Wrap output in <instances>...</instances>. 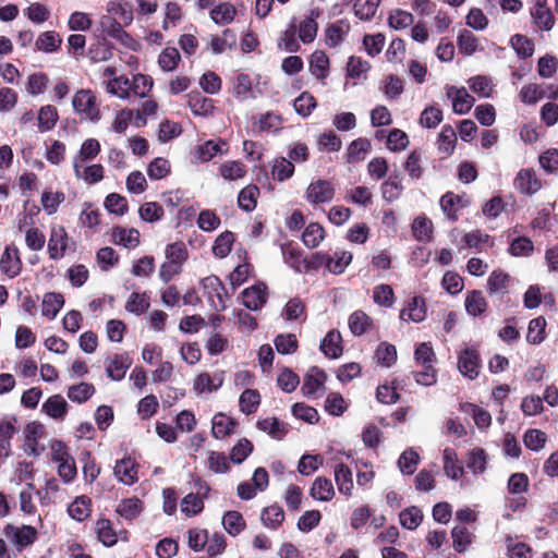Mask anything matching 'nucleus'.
<instances>
[{"mask_svg": "<svg viewBox=\"0 0 558 558\" xmlns=\"http://www.w3.org/2000/svg\"><path fill=\"white\" fill-rule=\"evenodd\" d=\"M2 533L9 545H11L13 550L19 554L31 548L37 542L39 536L38 530L28 524L16 525L13 523H7L3 526Z\"/></svg>", "mask_w": 558, "mask_h": 558, "instance_id": "f257e3e1", "label": "nucleus"}, {"mask_svg": "<svg viewBox=\"0 0 558 558\" xmlns=\"http://www.w3.org/2000/svg\"><path fill=\"white\" fill-rule=\"evenodd\" d=\"M72 106L81 118L92 122H98L100 120V110L97 105V99L90 89L77 90L72 98Z\"/></svg>", "mask_w": 558, "mask_h": 558, "instance_id": "f03ea898", "label": "nucleus"}, {"mask_svg": "<svg viewBox=\"0 0 558 558\" xmlns=\"http://www.w3.org/2000/svg\"><path fill=\"white\" fill-rule=\"evenodd\" d=\"M336 194L333 184L328 180L318 179L310 183L305 197L312 205L330 203Z\"/></svg>", "mask_w": 558, "mask_h": 558, "instance_id": "7ed1b4c3", "label": "nucleus"}, {"mask_svg": "<svg viewBox=\"0 0 558 558\" xmlns=\"http://www.w3.org/2000/svg\"><path fill=\"white\" fill-rule=\"evenodd\" d=\"M202 287L216 311H225L227 307L226 289L217 276H208L202 280Z\"/></svg>", "mask_w": 558, "mask_h": 558, "instance_id": "20e7f679", "label": "nucleus"}, {"mask_svg": "<svg viewBox=\"0 0 558 558\" xmlns=\"http://www.w3.org/2000/svg\"><path fill=\"white\" fill-rule=\"evenodd\" d=\"M482 361L475 348H465L458 355V368L461 374L470 379H475L481 371Z\"/></svg>", "mask_w": 558, "mask_h": 558, "instance_id": "39448f33", "label": "nucleus"}, {"mask_svg": "<svg viewBox=\"0 0 558 558\" xmlns=\"http://www.w3.org/2000/svg\"><path fill=\"white\" fill-rule=\"evenodd\" d=\"M314 258L318 265L324 264L330 272L339 275L352 262V254L347 251L335 252L333 255L316 253Z\"/></svg>", "mask_w": 558, "mask_h": 558, "instance_id": "423d86ee", "label": "nucleus"}, {"mask_svg": "<svg viewBox=\"0 0 558 558\" xmlns=\"http://www.w3.org/2000/svg\"><path fill=\"white\" fill-rule=\"evenodd\" d=\"M22 260L19 248L15 245H8L0 258V270L9 278L17 277L22 271Z\"/></svg>", "mask_w": 558, "mask_h": 558, "instance_id": "0eeeda50", "label": "nucleus"}, {"mask_svg": "<svg viewBox=\"0 0 558 558\" xmlns=\"http://www.w3.org/2000/svg\"><path fill=\"white\" fill-rule=\"evenodd\" d=\"M132 364L128 353H116L105 360L106 374L112 380H121Z\"/></svg>", "mask_w": 558, "mask_h": 558, "instance_id": "6e6552de", "label": "nucleus"}, {"mask_svg": "<svg viewBox=\"0 0 558 558\" xmlns=\"http://www.w3.org/2000/svg\"><path fill=\"white\" fill-rule=\"evenodd\" d=\"M225 381V372L217 371L214 374L201 373L193 383V388L197 393H210L217 391Z\"/></svg>", "mask_w": 558, "mask_h": 558, "instance_id": "1a4fd4ad", "label": "nucleus"}, {"mask_svg": "<svg viewBox=\"0 0 558 558\" xmlns=\"http://www.w3.org/2000/svg\"><path fill=\"white\" fill-rule=\"evenodd\" d=\"M70 239L63 227L52 228L48 241V253L51 259H60L69 248Z\"/></svg>", "mask_w": 558, "mask_h": 558, "instance_id": "9d476101", "label": "nucleus"}, {"mask_svg": "<svg viewBox=\"0 0 558 558\" xmlns=\"http://www.w3.org/2000/svg\"><path fill=\"white\" fill-rule=\"evenodd\" d=\"M74 175L88 185L100 182L105 177V169L100 163L84 166V162H73Z\"/></svg>", "mask_w": 558, "mask_h": 558, "instance_id": "9b49d317", "label": "nucleus"}, {"mask_svg": "<svg viewBox=\"0 0 558 558\" xmlns=\"http://www.w3.org/2000/svg\"><path fill=\"white\" fill-rule=\"evenodd\" d=\"M447 97L452 100L453 111L458 114L468 113L474 105V97L471 96L464 87H449L447 89Z\"/></svg>", "mask_w": 558, "mask_h": 558, "instance_id": "f8f14e48", "label": "nucleus"}, {"mask_svg": "<svg viewBox=\"0 0 558 558\" xmlns=\"http://www.w3.org/2000/svg\"><path fill=\"white\" fill-rule=\"evenodd\" d=\"M241 296L242 303L246 308L257 311L267 301V288L265 284H256L245 289Z\"/></svg>", "mask_w": 558, "mask_h": 558, "instance_id": "ddd939ff", "label": "nucleus"}, {"mask_svg": "<svg viewBox=\"0 0 558 558\" xmlns=\"http://www.w3.org/2000/svg\"><path fill=\"white\" fill-rule=\"evenodd\" d=\"M514 186L523 194H533L541 189V182L533 169H522L514 179Z\"/></svg>", "mask_w": 558, "mask_h": 558, "instance_id": "4468645a", "label": "nucleus"}, {"mask_svg": "<svg viewBox=\"0 0 558 558\" xmlns=\"http://www.w3.org/2000/svg\"><path fill=\"white\" fill-rule=\"evenodd\" d=\"M256 426L259 430L277 440H281L289 432V425L277 417L260 418L257 421Z\"/></svg>", "mask_w": 558, "mask_h": 558, "instance_id": "2eb2a0df", "label": "nucleus"}, {"mask_svg": "<svg viewBox=\"0 0 558 558\" xmlns=\"http://www.w3.org/2000/svg\"><path fill=\"white\" fill-rule=\"evenodd\" d=\"M227 153V143L222 140L207 141L199 145L195 150V158L202 162L211 160L217 155Z\"/></svg>", "mask_w": 558, "mask_h": 558, "instance_id": "dca6fc26", "label": "nucleus"}, {"mask_svg": "<svg viewBox=\"0 0 558 558\" xmlns=\"http://www.w3.org/2000/svg\"><path fill=\"white\" fill-rule=\"evenodd\" d=\"M326 374L324 371H322L318 367H312L306 373L303 385H302V392L304 396L310 397L313 396L315 392H317L319 389L324 387V384L326 381Z\"/></svg>", "mask_w": 558, "mask_h": 558, "instance_id": "f3484780", "label": "nucleus"}, {"mask_svg": "<svg viewBox=\"0 0 558 558\" xmlns=\"http://www.w3.org/2000/svg\"><path fill=\"white\" fill-rule=\"evenodd\" d=\"M318 15L319 12L317 10H311L310 15L305 16L296 26L299 38L302 43L310 44L316 38L318 25L315 20Z\"/></svg>", "mask_w": 558, "mask_h": 558, "instance_id": "a211bd4d", "label": "nucleus"}, {"mask_svg": "<svg viewBox=\"0 0 558 558\" xmlns=\"http://www.w3.org/2000/svg\"><path fill=\"white\" fill-rule=\"evenodd\" d=\"M335 494L331 480L324 476L316 477L310 489L311 497L318 501H330Z\"/></svg>", "mask_w": 558, "mask_h": 558, "instance_id": "6ab92c4d", "label": "nucleus"}, {"mask_svg": "<svg viewBox=\"0 0 558 558\" xmlns=\"http://www.w3.org/2000/svg\"><path fill=\"white\" fill-rule=\"evenodd\" d=\"M113 473L118 481L125 485H132L137 481L135 462L131 458H124L120 461H117Z\"/></svg>", "mask_w": 558, "mask_h": 558, "instance_id": "aec40b11", "label": "nucleus"}, {"mask_svg": "<svg viewBox=\"0 0 558 558\" xmlns=\"http://www.w3.org/2000/svg\"><path fill=\"white\" fill-rule=\"evenodd\" d=\"M535 25L543 29H550L555 24V17L546 7V0H535V5L531 11Z\"/></svg>", "mask_w": 558, "mask_h": 558, "instance_id": "412c9836", "label": "nucleus"}, {"mask_svg": "<svg viewBox=\"0 0 558 558\" xmlns=\"http://www.w3.org/2000/svg\"><path fill=\"white\" fill-rule=\"evenodd\" d=\"M333 473L339 493L351 496L354 485L350 468L344 463H338L333 469Z\"/></svg>", "mask_w": 558, "mask_h": 558, "instance_id": "4be33fe9", "label": "nucleus"}, {"mask_svg": "<svg viewBox=\"0 0 558 558\" xmlns=\"http://www.w3.org/2000/svg\"><path fill=\"white\" fill-rule=\"evenodd\" d=\"M64 305V298L61 293L47 292L41 302V315L48 319H54Z\"/></svg>", "mask_w": 558, "mask_h": 558, "instance_id": "5701e85b", "label": "nucleus"}, {"mask_svg": "<svg viewBox=\"0 0 558 558\" xmlns=\"http://www.w3.org/2000/svg\"><path fill=\"white\" fill-rule=\"evenodd\" d=\"M426 307L425 302L420 296H414L408 303V306L400 313V318L404 322L412 320L414 323H421L425 319Z\"/></svg>", "mask_w": 558, "mask_h": 558, "instance_id": "b1692460", "label": "nucleus"}, {"mask_svg": "<svg viewBox=\"0 0 558 558\" xmlns=\"http://www.w3.org/2000/svg\"><path fill=\"white\" fill-rule=\"evenodd\" d=\"M342 337L337 330L329 331L320 342V350L329 359H338L343 351Z\"/></svg>", "mask_w": 558, "mask_h": 558, "instance_id": "393cba45", "label": "nucleus"}, {"mask_svg": "<svg viewBox=\"0 0 558 558\" xmlns=\"http://www.w3.org/2000/svg\"><path fill=\"white\" fill-rule=\"evenodd\" d=\"M350 32V24L343 20H339L332 24H330L326 28V45L330 48H335L339 46L344 37Z\"/></svg>", "mask_w": 558, "mask_h": 558, "instance_id": "a878e982", "label": "nucleus"}, {"mask_svg": "<svg viewBox=\"0 0 558 558\" xmlns=\"http://www.w3.org/2000/svg\"><path fill=\"white\" fill-rule=\"evenodd\" d=\"M69 515L78 522L86 520L92 513V500L82 495L76 497L68 507Z\"/></svg>", "mask_w": 558, "mask_h": 558, "instance_id": "bb28decb", "label": "nucleus"}, {"mask_svg": "<svg viewBox=\"0 0 558 558\" xmlns=\"http://www.w3.org/2000/svg\"><path fill=\"white\" fill-rule=\"evenodd\" d=\"M310 72L318 80H326L329 75V58L322 50H316L310 58Z\"/></svg>", "mask_w": 558, "mask_h": 558, "instance_id": "cd10ccee", "label": "nucleus"}, {"mask_svg": "<svg viewBox=\"0 0 558 558\" xmlns=\"http://www.w3.org/2000/svg\"><path fill=\"white\" fill-rule=\"evenodd\" d=\"M189 107L195 116L208 117L215 109L214 100L199 93L189 94Z\"/></svg>", "mask_w": 558, "mask_h": 558, "instance_id": "c85d7f7f", "label": "nucleus"}, {"mask_svg": "<svg viewBox=\"0 0 558 558\" xmlns=\"http://www.w3.org/2000/svg\"><path fill=\"white\" fill-rule=\"evenodd\" d=\"M464 305L466 313L474 317L481 316L487 310V302L480 290L469 291L465 295Z\"/></svg>", "mask_w": 558, "mask_h": 558, "instance_id": "c756f323", "label": "nucleus"}, {"mask_svg": "<svg viewBox=\"0 0 558 558\" xmlns=\"http://www.w3.org/2000/svg\"><path fill=\"white\" fill-rule=\"evenodd\" d=\"M43 411L52 418L63 420L68 412V402L61 395H53L44 402Z\"/></svg>", "mask_w": 558, "mask_h": 558, "instance_id": "7c9ffc66", "label": "nucleus"}, {"mask_svg": "<svg viewBox=\"0 0 558 558\" xmlns=\"http://www.w3.org/2000/svg\"><path fill=\"white\" fill-rule=\"evenodd\" d=\"M236 426V422L223 413H218L213 418L211 434L217 439H222L231 435Z\"/></svg>", "mask_w": 558, "mask_h": 558, "instance_id": "2f4dec72", "label": "nucleus"}, {"mask_svg": "<svg viewBox=\"0 0 558 558\" xmlns=\"http://www.w3.org/2000/svg\"><path fill=\"white\" fill-rule=\"evenodd\" d=\"M282 254L284 262L295 271L303 272L308 270L310 265L299 248L292 245H286L282 247Z\"/></svg>", "mask_w": 558, "mask_h": 558, "instance_id": "473e14b6", "label": "nucleus"}, {"mask_svg": "<svg viewBox=\"0 0 558 558\" xmlns=\"http://www.w3.org/2000/svg\"><path fill=\"white\" fill-rule=\"evenodd\" d=\"M112 239L116 244L123 245L126 248H134L140 244L138 230L117 227L112 231Z\"/></svg>", "mask_w": 558, "mask_h": 558, "instance_id": "72a5a7b5", "label": "nucleus"}, {"mask_svg": "<svg viewBox=\"0 0 558 558\" xmlns=\"http://www.w3.org/2000/svg\"><path fill=\"white\" fill-rule=\"evenodd\" d=\"M282 122V117L275 112H266L253 118V125L260 132H277L280 130Z\"/></svg>", "mask_w": 558, "mask_h": 558, "instance_id": "f704fd0d", "label": "nucleus"}, {"mask_svg": "<svg viewBox=\"0 0 558 558\" xmlns=\"http://www.w3.org/2000/svg\"><path fill=\"white\" fill-rule=\"evenodd\" d=\"M62 44V38L54 31L41 33L35 41L36 49L46 53L57 51Z\"/></svg>", "mask_w": 558, "mask_h": 558, "instance_id": "c9c22d12", "label": "nucleus"}, {"mask_svg": "<svg viewBox=\"0 0 558 558\" xmlns=\"http://www.w3.org/2000/svg\"><path fill=\"white\" fill-rule=\"evenodd\" d=\"M442 457L445 474L452 480L460 478L464 471L459 464L457 452L451 448H446L442 452Z\"/></svg>", "mask_w": 558, "mask_h": 558, "instance_id": "e433bc0d", "label": "nucleus"}, {"mask_svg": "<svg viewBox=\"0 0 558 558\" xmlns=\"http://www.w3.org/2000/svg\"><path fill=\"white\" fill-rule=\"evenodd\" d=\"M154 85L153 78L148 75L137 73L130 80V97L133 95L138 98L148 96Z\"/></svg>", "mask_w": 558, "mask_h": 558, "instance_id": "4c0bfd02", "label": "nucleus"}, {"mask_svg": "<svg viewBox=\"0 0 558 558\" xmlns=\"http://www.w3.org/2000/svg\"><path fill=\"white\" fill-rule=\"evenodd\" d=\"M373 326V319L363 311L357 310L349 317V328L354 336L364 335Z\"/></svg>", "mask_w": 558, "mask_h": 558, "instance_id": "58836bf2", "label": "nucleus"}, {"mask_svg": "<svg viewBox=\"0 0 558 558\" xmlns=\"http://www.w3.org/2000/svg\"><path fill=\"white\" fill-rule=\"evenodd\" d=\"M106 90L120 99L130 98V80L125 75L113 77L106 82Z\"/></svg>", "mask_w": 558, "mask_h": 558, "instance_id": "ea45409f", "label": "nucleus"}, {"mask_svg": "<svg viewBox=\"0 0 558 558\" xmlns=\"http://www.w3.org/2000/svg\"><path fill=\"white\" fill-rule=\"evenodd\" d=\"M259 404L260 395L255 389H245L239 398L240 410L246 415L255 413Z\"/></svg>", "mask_w": 558, "mask_h": 558, "instance_id": "a19ab883", "label": "nucleus"}, {"mask_svg": "<svg viewBox=\"0 0 558 558\" xmlns=\"http://www.w3.org/2000/svg\"><path fill=\"white\" fill-rule=\"evenodd\" d=\"M166 262L182 267L189 257V252L183 242L168 244L165 251Z\"/></svg>", "mask_w": 558, "mask_h": 558, "instance_id": "79ce46f5", "label": "nucleus"}, {"mask_svg": "<svg viewBox=\"0 0 558 558\" xmlns=\"http://www.w3.org/2000/svg\"><path fill=\"white\" fill-rule=\"evenodd\" d=\"M260 520L266 527L276 530L284 520L283 509L277 505L266 507L262 511Z\"/></svg>", "mask_w": 558, "mask_h": 558, "instance_id": "37998d69", "label": "nucleus"}, {"mask_svg": "<svg viewBox=\"0 0 558 558\" xmlns=\"http://www.w3.org/2000/svg\"><path fill=\"white\" fill-rule=\"evenodd\" d=\"M510 277L502 270H494L487 279V289L490 294H504L507 292Z\"/></svg>", "mask_w": 558, "mask_h": 558, "instance_id": "c03bdc74", "label": "nucleus"}, {"mask_svg": "<svg viewBox=\"0 0 558 558\" xmlns=\"http://www.w3.org/2000/svg\"><path fill=\"white\" fill-rule=\"evenodd\" d=\"M100 149V143L96 138H87L82 143L78 153L73 158V162L92 160L98 156Z\"/></svg>", "mask_w": 558, "mask_h": 558, "instance_id": "a18cd8bd", "label": "nucleus"}, {"mask_svg": "<svg viewBox=\"0 0 558 558\" xmlns=\"http://www.w3.org/2000/svg\"><path fill=\"white\" fill-rule=\"evenodd\" d=\"M225 530L232 536L239 535L245 529V521L239 511H227L222 517Z\"/></svg>", "mask_w": 558, "mask_h": 558, "instance_id": "49530a36", "label": "nucleus"}, {"mask_svg": "<svg viewBox=\"0 0 558 558\" xmlns=\"http://www.w3.org/2000/svg\"><path fill=\"white\" fill-rule=\"evenodd\" d=\"M452 546L456 551L463 553L473 541V534L464 525H458L452 529Z\"/></svg>", "mask_w": 558, "mask_h": 558, "instance_id": "de8ad7c7", "label": "nucleus"}, {"mask_svg": "<svg viewBox=\"0 0 558 558\" xmlns=\"http://www.w3.org/2000/svg\"><path fill=\"white\" fill-rule=\"evenodd\" d=\"M324 238H325V230L317 222L310 223L305 228V230L302 234L303 243L305 244V246H307L310 248L317 247L320 244V242L324 240Z\"/></svg>", "mask_w": 558, "mask_h": 558, "instance_id": "09e8293b", "label": "nucleus"}, {"mask_svg": "<svg viewBox=\"0 0 558 558\" xmlns=\"http://www.w3.org/2000/svg\"><path fill=\"white\" fill-rule=\"evenodd\" d=\"M404 170L413 180H418L423 177V156L421 150H413L409 154L405 162Z\"/></svg>", "mask_w": 558, "mask_h": 558, "instance_id": "8fccbe9b", "label": "nucleus"}, {"mask_svg": "<svg viewBox=\"0 0 558 558\" xmlns=\"http://www.w3.org/2000/svg\"><path fill=\"white\" fill-rule=\"evenodd\" d=\"M142 511L143 502L136 497L124 499L117 507V512L126 520L135 519Z\"/></svg>", "mask_w": 558, "mask_h": 558, "instance_id": "3c124183", "label": "nucleus"}, {"mask_svg": "<svg viewBox=\"0 0 558 558\" xmlns=\"http://www.w3.org/2000/svg\"><path fill=\"white\" fill-rule=\"evenodd\" d=\"M95 391L96 389L93 384L83 381L69 387L68 398L73 402L83 403L86 402Z\"/></svg>", "mask_w": 558, "mask_h": 558, "instance_id": "603ef678", "label": "nucleus"}, {"mask_svg": "<svg viewBox=\"0 0 558 558\" xmlns=\"http://www.w3.org/2000/svg\"><path fill=\"white\" fill-rule=\"evenodd\" d=\"M258 195L259 190L256 185L251 184L242 189L238 197V204L240 208L248 213L254 210L257 204Z\"/></svg>", "mask_w": 558, "mask_h": 558, "instance_id": "864d4df0", "label": "nucleus"}, {"mask_svg": "<svg viewBox=\"0 0 558 558\" xmlns=\"http://www.w3.org/2000/svg\"><path fill=\"white\" fill-rule=\"evenodd\" d=\"M510 45L519 58L525 59L534 53V43L524 35L515 34L510 39Z\"/></svg>", "mask_w": 558, "mask_h": 558, "instance_id": "5fc2aeb1", "label": "nucleus"}, {"mask_svg": "<svg viewBox=\"0 0 558 558\" xmlns=\"http://www.w3.org/2000/svg\"><path fill=\"white\" fill-rule=\"evenodd\" d=\"M108 12L117 16L123 25L128 26L133 21V9L129 2L110 1Z\"/></svg>", "mask_w": 558, "mask_h": 558, "instance_id": "6e6d98bb", "label": "nucleus"}, {"mask_svg": "<svg viewBox=\"0 0 558 558\" xmlns=\"http://www.w3.org/2000/svg\"><path fill=\"white\" fill-rule=\"evenodd\" d=\"M96 533L99 542L105 546H113L118 538L117 533L113 531L112 525L108 519H99L96 522Z\"/></svg>", "mask_w": 558, "mask_h": 558, "instance_id": "4d7b16f0", "label": "nucleus"}, {"mask_svg": "<svg viewBox=\"0 0 558 558\" xmlns=\"http://www.w3.org/2000/svg\"><path fill=\"white\" fill-rule=\"evenodd\" d=\"M219 173L226 180L234 181L246 174L245 166L238 160H229L219 167Z\"/></svg>", "mask_w": 558, "mask_h": 558, "instance_id": "13d9d810", "label": "nucleus"}, {"mask_svg": "<svg viewBox=\"0 0 558 558\" xmlns=\"http://www.w3.org/2000/svg\"><path fill=\"white\" fill-rule=\"evenodd\" d=\"M234 234L231 231H225L217 236L213 245V254L218 258L226 257L232 250Z\"/></svg>", "mask_w": 558, "mask_h": 558, "instance_id": "bf43d9fd", "label": "nucleus"}, {"mask_svg": "<svg viewBox=\"0 0 558 558\" xmlns=\"http://www.w3.org/2000/svg\"><path fill=\"white\" fill-rule=\"evenodd\" d=\"M204 510V500L194 493L187 494L181 500V512L186 517H195Z\"/></svg>", "mask_w": 558, "mask_h": 558, "instance_id": "052dcab7", "label": "nucleus"}, {"mask_svg": "<svg viewBox=\"0 0 558 558\" xmlns=\"http://www.w3.org/2000/svg\"><path fill=\"white\" fill-rule=\"evenodd\" d=\"M371 148V143L366 138L354 140L347 149V159L349 162L362 161Z\"/></svg>", "mask_w": 558, "mask_h": 558, "instance_id": "680f3d73", "label": "nucleus"}, {"mask_svg": "<svg viewBox=\"0 0 558 558\" xmlns=\"http://www.w3.org/2000/svg\"><path fill=\"white\" fill-rule=\"evenodd\" d=\"M317 102L315 97L308 92H303L293 101V108L298 114L303 118L311 116L312 111L316 108Z\"/></svg>", "mask_w": 558, "mask_h": 558, "instance_id": "e2e57ef3", "label": "nucleus"}, {"mask_svg": "<svg viewBox=\"0 0 558 558\" xmlns=\"http://www.w3.org/2000/svg\"><path fill=\"white\" fill-rule=\"evenodd\" d=\"M457 142L456 131L451 125H444L438 135V149L447 155L453 153Z\"/></svg>", "mask_w": 558, "mask_h": 558, "instance_id": "0e129e2a", "label": "nucleus"}, {"mask_svg": "<svg viewBox=\"0 0 558 558\" xmlns=\"http://www.w3.org/2000/svg\"><path fill=\"white\" fill-rule=\"evenodd\" d=\"M236 14L231 3H220L210 11V17L216 24H228L233 21Z\"/></svg>", "mask_w": 558, "mask_h": 558, "instance_id": "69168bd1", "label": "nucleus"}, {"mask_svg": "<svg viewBox=\"0 0 558 558\" xmlns=\"http://www.w3.org/2000/svg\"><path fill=\"white\" fill-rule=\"evenodd\" d=\"M58 121V112L53 106H44L38 112V128L41 132L50 131Z\"/></svg>", "mask_w": 558, "mask_h": 558, "instance_id": "338daca9", "label": "nucleus"}, {"mask_svg": "<svg viewBox=\"0 0 558 558\" xmlns=\"http://www.w3.org/2000/svg\"><path fill=\"white\" fill-rule=\"evenodd\" d=\"M400 524L408 530H415L423 520L420 508L412 506L400 512Z\"/></svg>", "mask_w": 558, "mask_h": 558, "instance_id": "774afa93", "label": "nucleus"}]
</instances>
